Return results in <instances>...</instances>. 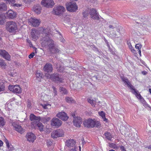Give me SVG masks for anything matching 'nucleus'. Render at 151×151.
<instances>
[{
    "label": "nucleus",
    "mask_w": 151,
    "mask_h": 151,
    "mask_svg": "<svg viewBox=\"0 0 151 151\" xmlns=\"http://www.w3.org/2000/svg\"><path fill=\"white\" fill-rule=\"evenodd\" d=\"M122 80L125 84L127 85V86L132 90V93L134 94L137 98L142 99L141 101H142L143 99L142 98L140 94L139 93L138 91H136L133 88V86L131 84L128 79L127 78L123 77L122 78Z\"/></svg>",
    "instance_id": "obj_1"
},
{
    "label": "nucleus",
    "mask_w": 151,
    "mask_h": 151,
    "mask_svg": "<svg viewBox=\"0 0 151 151\" xmlns=\"http://www.w3.org/2000/svg\"><path fill=\"white\" fill-rule=\"evenodd\" d=\"M6 27L7 31L13 33H15L17 29L16 23L13 21L7 22L6 24Z\"/></svg>",
    "instance_id": "obj_2"
},
{
    "label": "nucleus",
    "mask_w": 151,
    "mask_h": 151,
    "mask_svg": "<svg viewBox=\"0 0 151 151\" xmlns=\"http://www.w3.org/2000/svg\"><path fill=\"white\" fill-rule=\"evenodd\" d=\"M43 41L42 42V45L44 46H48L49 50L54 47V41L48 37L46 36L43 38Z\"/></svg>",
    "instance_id": "obj_3"
},
{
    "label": "nucleus",
    "mask_w": 151,
    "mask_h": 151,
    "mask_svg": "<svg viewBox=\"0 0 151 151\" xmlns=\"http://www.w3.org/2000/svg\"><path fill=\"white\" fill-rule=\"evenodd\" d=\"M30 120L32 121L31 123V125L32 128L36 127V125L40 122V116H36L33 114H30Z\"/></svg>",
    "instance_id": "obj_4"
},
{
    "label": "nucleus",
    "mask_w": 151,
    "mask_h": 151,
    "mask_svg": "<svg viewBox=\"0 0 151 151\" xmlns=\"http://www.w3.org/2000/svg\"><path fill=\"white\" fill-rule=\"evenodd\" d=\"M66 6L67 9L70 12H74L77 9V6L75 2H68L66 4Z\"/></svg>",
    "instance_id": "obj_5"
},
{
    "label": "nucleus",
    "mask_w": 151,
    "mask_h": 151,
    "mask_svg": "<svg viewBox=\"0 0 151 151\" xmlns=\"http://www.w3.org/2000/svg\"><path fill=\"white\" fill-rule=\"evenodd\" d=\"M64 135V132L63 130L58 129L53 131L51 133V137L53 138L62 137Z\"/></svg>",
    "instance_id": "obj_6"
},
{
    "label": "nucleus",
    "mask_w": 151,
    "mask_h": 151,
    "mask_svg": "<svg viewBox=\"0 0 151 151\" xmlns=\"http://www.w3.org/2000/svg\"><path fill=\"white\" fill-rule=\"evenodd\" d=\"M65 10V9L63 6H58L53 9L52 13L56 15H59L62 14Z\"/></svg>",
    "instance_id": "obj_7"
},
{
    "label": "nucleus",
    "mask_w": 151,
    "mask_h": 151,
    "mask_svg": "<svg viewBox=\"0 0 151 151\" xmlns=\"http://www.w3.org/2000/svg\"><path fill=\"white\" fill-rule=\"evenodd\" d=\"M72 116L73 117V122L74 125L77 127H80L82 123V119L80 117H74L75 114H72Z\"/></svg>",
    "instance_id": "obj_8"
},
{
    "label": "nucleus",
    "mask_w": 151,
    "mask_h": 151,
    "mask_svg": "<svg viewBox=\"0 0 151 151\" xmlns=\"http://www.w3.org/2000/svg\"><path fill=\"white\" fill-rule=\"evenodd\" d=\"M41 4L43 6L47 8H51L54 5L53 0H42Z\"/></svg>",
    "instance_id": "obj_9"
},
{
    "label": "nucleus",
    "mask_w": 151,
    "mask_h": 151,
    "mask_svg": "<svg viewBox=\"0 0 151 151\" xmlns=\"http://www.w3.org/2000/svg\"><path fill=\"white\" fill-rule=\"evenodd\" d=\"M8 88L11 91L14 93H20L22 92L21 88L19 85L9 86Z\"/></svg>",
    "instance_id": "obj_10"
},
{
    "label": "nucleus",
    "mask_w": 151,
    "mask_h": 151,
    "mask_svg": "<svg viewBox=\"0 0 151 151\" xmlns=\"http://www.w3.org/2000/svg\"><path fill=\"white\" fill-rule=\"evenodd\" d=\"M94 120L90 119L85 120L83 123L85 127L91 128L94 127Z\"/></svg>",
    "instance_id": "obj_11"
},
{
    "label": "nucleus",
    "mask_w": 151,
    "mask_h": 151,
    "mask_svg": "<svg viewBox=\"0 0 151 151\" xmlns=\"http://www.w3.org/2000/svg\"><path fill=\"white\" fill-rule=\"evenodd\" d=\"M29 22L33 27H36L39 26L41 22L40 19L31 18L29 19Z\"/></svg>",
    "instance_id": "obj_12"
},
{
    "label": "nucleus",
    "mask_w": 151,
    "mask_h": 151,
    "mask_svg": "<svg viewBox=\"0 0 151 151\" xmlns=\"http://www.w3.org/2000/svg\"><path fill=\"white\" fill-rule=\"evenodd\" d=\"M51 80L57 82H62V79L60 78L58 74L54 73L50 75Z\"/></svg>",
    "instance_id": "obj_13"
},
{
    "label": "nucleus",
    "mask_w": 151,
    "mask_h": 151,
    "mask_svg": "<svg viewBox=\"0 0 151 151\" xmlns=\"http://www.w3.org/2000/svg\"><path fill=\"white\" fill-rule=\"evenodd\" d=\"M62 124V121L58 118H54L52 120L51 125L53 126L58 127L60 126Z\"/></svg>",
    "instance_id": "obj_14"
},
{
    "label": "nucleus",
    "mask_w": 151,
    "mask_h": 151,
    "mask_svg": "<svg viewBox=\"0 0 151 151\" xmlns=\"http://www.w3.org/2000/svg\"><path fill=\"white\" fill-rule=\"evenodd\" d=\"M27 140L30 142H33L36 139V137L35 134L32 132H28L26 135Z\"/></svg>",
    "instance_id": "obj_15"
},
{
    "label": "nucleus",
    "mask_w": 151,
    "mask_h": 151,
    "mask_svg": "<svg viewBox=\"0 0 151 151\" xmlns=\"http://www.w3.org/2000/svg\"><path fill=\"white\" fill-rule=\"evenodd\" d=\"M0 55L7 60H9L10 59V55L5 50H0Z\"/></svg>",
    "instance_id": "obj_16"
},
{
    "label": "nucleus",
    "mask_w": 151,
    "mask_h": 151,
    "mask_svg": "<svg viewBox=\"0 0 151 151\" xmlns=\"http://www.w3.org/2000/svg\"><path fill=\"white\" fill-rule=\"evenodd\" d=\"M12 125L14 128V129L18 132L21 134H22L24 132V131L22 127L21 126L19 125L17 123L15 122H13L12 123Z\"/></svg>",
    "instance_id": "obj_17"
},
{
    "label": "nucleus",
    "mask_w": 151,
    "mask_h": 151,
    "mask_svg": "<svg viewBox=\"0 0 151 151\" xmlns=\"http://www.w3.org/2000/svg\"><path fill=\"white\" fill-rule=\"evenodd\" d=\"M57 116L63 120L65 121L67 120L68 118L66 114L64 112H59L57 115Z\"/></svg>",
    "instance_id": "obj_18"
},
{
    "label": "nucleus",
    "mask_w": 151,
    "mask_h": 151,
    "mask_svg": "<svg viewBox=\"0 0 151 151\" xmlns=\"http://www.w3.org/2000/svg\"><path fill=\"white\" fill-rule=\"evenodd\" d=\"M43 70L47 73L52 72L53 70L52 65L49 63H46L43 68Z\"/></svg>",
    "instance_id": "obj_19"
},
{
    "label": "nucleus",
    "mask_w": 151,
    "mask_h": 151,
    "mask_svg": "<svg viewBox=\"0 0 151 151\" xmlns=\"http://www.w3.org/2000/svg\"><path fill=\"white\" fill-rule=\"evenodd\" d=\"M76 142L73 139L67 140L65 142V145L68 147H73L75 145Z\"/></svg>",
    "instance_id": "obj_20"
},
{
    "label": "nucleus",
    "mask_w": 151,
    "mask_h": 151,
    "mask_svg": "<svg viewBox=\"0 0 151 151\" xmlns=\"http://www.w3.org/2000/svg\"><path fill=\"white\" fill-rule=\"evenodd\" d=\"M7 17L12 19L15 18L17 15L16 13L12 10H9L6 12Z\"/></svg>",
    "instance_id": "obj_21"
},
{
    "label": "nucleus",
    "mask_w": 151,
    "mask_h": 151,
    "mask_svg": "<svg viewBox=\"0 0 151 151\" xmlns=\"http://www.w3.org/2000/svg\"><path fill=\"white\" fill-rule=\"evenodd\" d=\"M103 136L105 139L111 141L112 140V139L113 138L111 134L107 132H105Z\"/></svg>",
    "instance_id": "obj_22"
},
{
    "label": "nucleus",
    "mask_w": 151,
    "mask_h": 151,
    "mask_svg": "<svg viewBox=\"0 0 151 151\" xmlns=\"http://www.w3.org/2000/svg\"><path fill=\"white\" fill-rule=\"evenodd\" d=\"M33 11L36 13L39 14L41 10V6L39 5L35 6L33 7Z\"/></svg>",
    "instance_id": "obj_23"
},
{
    "label": "nucleus",
    "mask_w": 151,
    "mask_h": 151,
    "mask_svg": "<svg viewBox=\"0 0 151 151\" xmlns=\"http://www.w3.org/2000/svg\"><path fill=\"white\" fill-rule=\"evenodd\" d=\"M38 32L36 29H32L31 32V36L32 38L36 40L38 37Z\"/></svg>",
    "instance_id": "obj_24"
},
{
    "label": "nucleus",
    "mask_w": 151,
    "mask_h": 151,
    "mask_svg": "<svg viewBox=\"0 0 151 151\" xmlns=\"http://www.w3.org/2000/svg\"><path fill=\"white\" fill-rule=\"evenodd\" d=\"M56 67L57 70L60 72H63L64 70L63 66L58 63L56 64Z\"/></svg>",
    "instance_id": "obj_25"
},
{
    "label": "nucleus",
    "mask_w": 151,
    "mask_h": 151,
    "mask_svg": "<svg viewBox=\"0 0 151 151\" xmlns=\"http://www.w3.org/2000/svg\"><path fill=\"white\" fill-rule=\"evenodd\" d=\"M43 127L44 126L40 122H39L36 125V127H34L33 128H37L40 131L42 132L43 131Z\"/></svg>",
    "instance_id": "obj_26"
},
{
    "label": "nucleus",
    "mask_w": 151,
    "mask_h": 151,
    "mask_svg": "<svg viewBox=\"0 0 151 151\" xmlns=\"http://www.w3.org/2000/svg\"><path fill=\"white\" fill-rule=\"evenodd\" d=\"M7 10V6L6 4L3 3H0V10L4 11Z\"/></svg>",
    "instance_id": "obj_27"
},
{
    "label": "nucleus",
    "mask_w": 151,
    "mask_h": 151,
    "mask_svg": "<svg viewBox=\"0 0 151 151\" xmlns=\"http://www.w3.org/2000/svg\"><path fill=\"white\" fill-rule=\"evenodd\" d=\"M99 114L103 119V121L106 122H108V119L105 117V114L104 112L103 111H101L100 112H99Z\"/></svg>",
    "instance_id": "obj_28"
},
{
    "label": "nucleus",
    "mask_w": 151,
    "mask_h": 151,
    "mask_svg": "<svg viewBox=\"0 0 151 151\" xmlns=\"http://www.w3.org/2000/svg\"><path fill=\"white\" fill-rule=\"evenodd\" d=\"M6 17L5 16L0 14V24H3L5 22Z\"/></svg>",
    "instance_id": "obj_29"
},
{
    "label": "nucleus",
    "mask_w": 151,
    "mask_h": 151,
    "mask_svg": "<svg viewBox=\"0 0 151 151\" xmlns=\"http://www.w3.org/2000/svg\"><path fill=\"white\" fill-rule=\"evenodd\" d=\"M5 124L6 121L2 117H0V127H3Z\"/></svg>",
    "instance_id": "obj_30"
},
{
    "label": "nucleus",
    "mask_w": 151,
    "mask_h": 151,
    "mask_svg": "<svg viewBox=\"0 0 151 151\" xmlns=\"http://www.w3.org/2000/svg\"><path fill=\"white\" fill-rule=\"evenodd\" d=\"M59 89L60 90V92L62 94L65 95L67 93L68 91L65 88L63 87L60 86Z\"/></svg>",
    "instance_id": "obj_31"
},
{
    "label": "nucleus",
    "mask_w": 151,
    "mask_h": 151,
    "mask_svg": "<svg viewBox=\"0 0 151 151\" xmlns=\"http://www.w3.org/2000/svg\"><path fill=\"white\" fill-rule=\"evenodd\" d=\"M65 99L66 101L68 103H74L75 102V101L71 97H66Z\"/></svg>",
    "instance_id": "obj_32"
},
{
    "label": "nucleus",
    "mask_w": 151,
    "mask_h": 151,
    "mask_svg": "<svg viewBox=\"0 0 151 151\" xmlns=\"http://www.w3.org/2000/svg\"><path fill=\"white\" fill-rule=\"evenodd\" d=\"M50 120V118L49 117H40V121L43 123H45L46 122L49 121Z\"/></svg>",
    "instance_id": "obj_33"
},
{
    "label": "nucleus",
    "mask_w": 151,
    "mask_h": 151,
    "mask_svg": "<svg viewBox=\"0 0 151 151\" xmlns=\"http://www.w3.org/2000/svg\"><path fill=\"white\" fill-rule=\"evenodd\" d=\"M50 52L52 53L58 52L60 51L58 49L56 48L54 46V47L52 48L51 50L50 49Z\"/></svg>",
    "instance_id": "obj_34"
},
{
    "label": "nucleus",
    "mask_w": 151,
    "mask_h": 151,
    "mask_svg": "<svg viewBox=\"0 0 151 151\" xmlns=\"http://www.w3.org/2000/svg\"><path fill=\"white\" fill-rule=\"evenodd\" d=\"M109 147L114 149H118L119 147L115 143L109 142Z\"/></svg>",
    "instance_id": "obj_35"
},
{
    "label": "nucleus",
    "mask_w": 151,
    "mask_h": 151,
    "mask_svg": "<svg viewBox=\"0 0 151 151\" xmlns=\"http://www.w3.org/2000/svg\"><path fill=\"white\" fill-rule=\"evenodd\" d=\"M5 83L3 82H1L0 83V92L3 91L5 90Z\"/></svg>",
    "instance_id": "obj_36"
},
{
    "label": "nucleus",
    "mask_w": 151,
    "mask_h": 151,
    "mask_svg": "<svg viewBox=\"0 0 151 151\" xmlns=\"http://www.w3.org/2000/svg\"><path fill=\"white\" fill-rule=\"evenodd\" d=\"M72 32L74 34H75L76 33V31L78 30V28L76 27H72L71 28Z\"/></svg>",
    "instance_id": "obj_37"
},
{
    "label": "nucleus",
    "mask_w": 151,
    "mask_h": 151,
    "mask_svg": "<svg viewBox=\"0 0 151 151\" xmlns=\"http://www.w3.org/2000/svg\"><path fill=\"white\" fill-rule=\"evenodd\" d=\"M91 18L94 20H99V14L98 13H96L95 14L93 15L91 17Z\"/></svg>",
    "instance_id": "obj_38"
},
{
    "label": "nucleus",
    "mask_w": 151,
    "mask_h": 151,
    "mask_svg": "<svg viewBox=\"0 0 151 151\" xmlns=\"http://www.w3.org/2000/svg\"><path fill=\"white\" fill-rule=\"evenodd\" d=\"M96 13H97L96 10L95 9H93L91 10L89 14L91 15V17Z\"/></svg>",
    "instance_id": "obj_39"
},
{
    "label": "nucleus",
    "mask_w": 151,
    "mask_h": 151,
    "mask_svg": "<svg viewBox=\"0 0 151 151\" xmlns=\"http://www.w3.org/2000/svg\"><path fill=\"white\" fill-rule=\"evenodd\" d=\"M88 102L90 103L92 106H95L96 104L95 102L93 100H91L90 99H87Z\"/></svg>",
    "instance_id": "obj_40"
},
{
    "label": "nucleus",
    "mask_w": 151,
    "mask_h": 151,
    "mask_svg": "<svg viewBox=\"0 0 151 151\" xmlns=\"http://www.w3.org/2000/svg\"><path fill=\"white\" fill-rule=\"evenodd\" d=\"M94 127L97 128H99L100 127L101 124L99 121H94Z\"/></svg>",
    "instance_id": "obj_41"
},
{
    "label": "nucleus",
    "mask_w": 151,
    "mask_h": 151,
    "mask_svg": "<svg viewBox=\"0 0 151 151\" xmlns=\"http://www.w3.org/2000/svg\"><path fill=\"white\" fill-rule=\"evenodd\" d=\"M142 45L139 44H137L136 45L135 47L138 49V50H140L142 47Z\"/></svg>",
    "instance_id": "obj_42"
},
{
    "label": "nucleus",
    "mask_w": 151,
    "mask_h": 151,
    "mask_svg": "<svg viewBox=\"0 0 151 151\" xmlns=\"http://www.w3.org/2000/svg\"><path fill=\"white\" fill-rule=\"evenodd\" d=\"M142 103L144 104V106L146 107H148L149 108L151 109V107L147 103H146L143 99H142Z\"/></svg>",
    "instance_id": "obj_43"
},
{
    "label": "nucleus",
    "mask_w": 151,
    "mask_h": 151,
    "mask_svg": "<svg viewBox=\"0 0 151 151\" xmlns=\"http://www.w3.org/2000/svg\"><path fill=\"white\" fill-rule=\"evenodd\" d=\"M43 108L45 109H48L49 108H50V105L49 104H44L42 105Z\"/></svg>",
    "instance_id": "obj_44"
},
{
    "label": "nucleus",
    "mask_w": 151,
    "mask_h": 151,
    "mask_svg": "<svg viewBox=\"0 0 151 151\" xmlns=\"http://www.w3.org/2000/svg\"><path fill=\"white\" fill-rule=\"evenodd\" d=\"M83 17L84 18H86L87 17L88 14V11H85L82 13Z\"/></svg>",
    "instance_id": "obj_45"
},
{
    "label": "nucleus",
    "mask_w": 151,
    "mask_h": 151,
    "mask_svg": "<svg viewBox=\"0 0 151 151\" xmlns=\"http://www.w3.org/2000/svg\"><path fill=\"white\" fill-rule=\"evenodd\" d=\"M6 65L3 60L0 59V65L1 66H5Z\"/></svg>",
    "instance_id": "obj_46"
},
{
    "label": "nucleus",
    "mask_w": 151,
    "mask_h": 151,
    "mask_svg": "<svg viewBox=\"0 0 151 151\" xmlns=\"http://www.w3.org/2000/svg\"><path fill=\"white\" fill-rule=\"evenodd\" d=\"M93 78L96 79V81H99L101 80V77L99 75L95 76L93 77Z\"/></svg>",
    "instance_id": "obj_47"
},
{
    "label": "nucleus",
    "mask_w": 151,
    "mask_h": 151,
    "mask_svg": "<svg viewBox=\"0 0 151 151\" xmlns=\"http://www.w3.org/2000/svg\"><path fill=\"white\" fill-rule=\"evenodd\" d=\"M12 6L17 7V8L21 6H22V4H13Z\"/></svg>",
    "instance_id": "obj_48"
},
{
    "label": "nucleus",
    "mask_w": 151,
    "mask_h": 151,
    "mask_svg": "<svg viewBox=\"0 0 151 151\" xmlns=\"http://www.w3.org/2000/svg\"><path fill=\"white\" fill-rule=\"evenodd\" d=\"M35 55V53L34 52H33L31 53L29 55V58L30 59H31L33 58Z\"/></svg>",
    "instance_id": "obj_49"
},
{
    "label": "nucleus",
    "mask_w": 151,
    "mask_h": 151,
    "mask_svg": "<svg viewBox=\"0 0 151 151\" xmlns=\"http://www.w3.org/2000/svg\"><path fill=\"white\" fill-rule=\"evenodd\" d=\"M36 76L38 78L42 77V74L40 73L37 72L36 73Z\"/></svg>",
    "instance_id": "obj_50"
},
{
    "label": "nucleus",
    "mask_w": 151,
    "mask_h": 151,
    "mask_svg": "<svg viewBox=\"0 0 151 151\" xmlns=\"http://www.w3.org/2000/svg\"><path fill=\"white\" fill-rule=\"evenodd\" d=\"M5 143H6L7 147H8V148L9 149L10 145H9V142L8 141V140L7 139H6L5 140Z\"/></svg>",
    "instance_id": "obj_51"
},
{
    "label": "nucleus",
    "mask_w": 151,
    "mask_h": 151,
    "mask_svg": "<svg viewBox=\"0 0 151 151\" xmlns=\"http://www.w3.org/2000/svg\"><path fill=\"white\" fill-rule=\"evenodd\" d=\"M129 48L130 49L132 52L134 53L135 52V50L134 49V48L132 46H130Z\"/></svg>",
    "instance_id": "obj_52"
},
{
    "label": "nucleus",
    "mask_w": 151,
    "mask_h": 151,
    "mask_svg": "<svg viewBox=\"0 0 151 151\" xmlns=\"http://www.w3.org/2000/svg\"><path fill=\"white\" fill-rule=\"evenodd\" d=\"M52 88L53 89V92L54 93H55V95H56L57 91L56 90V88L54 86L52 87Z\"/></svg>",
    "instance_id": "obj_53"
},
{
    "label": "nucleus",
    "mask_w": 151,
    "mask_h": 151,
    "mask_svg": "<svg viewBox=\"0 0 151 151\" xmlns=\"http://www.w3.org/2000/svg\"><path fill=\"white\" fill-rule=\"evenodd\" d=\"M31 103L30 101H27V107L29 108L31 107Z\"/></svg>",
    "instance_id": "obj_54"
},
{
    "label": "nucleus",
    "mask_w": 151,
    "mask_h": 151,
    "mask_svg": "<svg viewBox=\"0 0 151 151\" xmlns=\"http://www.w3.org/2000/svg\"><path fill=\"white\" fill-rule=\"evenodd\" d=\"M120 148L122 151H126L124 147L123 146L120 147Z\"/></svg>",
    "instance_id": "obj_55"
},
{
    "label": "nucleus",
    "mask_w": 151,
    "mask_h": 151,
    "mask_svg": "<svg viewBox=\"0 0 151 151\" xmlns=\"http://www.w3.org/2000/svg\"><path fill=\"white\" fill-rule=\"evenodd\" d=\"M52 144V142L50 141H49L47 142V145H51Z\"/></svg>",
    "instance_id": "obj_56"
},
{
    "label": "nucleus",
    "mask_w": 151,
    "mask_h": 151,
    "mask_svg": "<svg viewBox=\"0 0 151 151\" xmlns=\"http://www.w3.org/2000/svg\"><path fill=\"white\" fill-rule=\"evenodd\" d=\"M111 35L113 36L114 37H117V35L115 33H113L111 34Z\"/></svg>",
    "instance_id": "obj_57"
},
{
    "label": "nucleus",
    "mask_w": 151,
    "mask_h": 151,
    "mask_svg": "<svg viewBox=\"0 0 151 151\" xmlns=\"http://www.w3.org/2000/svg\"><path fill=\"white\" fill-rule=\"evenodd\" d=\"M142 74L145 75H146L147 73V72L145 71H142Z\"/></svg>",
    "instance_id": "obj_58"
},
{
    "label": "nucleus",
    "mask_w": 151,
    "mask_h": 151,
    "mask_svg": "<svg viewBox=\"0 0 151 151\" xmlns=\"http://www.w3.org/2000/svg\"><path fill=\"white\" fill-rule=\"evenodd\" d=\"M121 28V27H119V28L118 29H117V31L119 33L120 35H121V33H120V29Z\"/></svg>",
    "instance_id": "obj_59"
},
{
    "label": "nucleus",
    "mask_w": 151,
    "mask_h": 151,
    "mask_svg": "<svg viewBox=\"0 0 151 151\" xmlns=\"http://www.w3.org/2000/svg\"><path fill=\"white\" fill-rule=\"evenodd\" d=\"M76 147H74V149H72L70 150L69 151H76Z\"/></svg>",
    "instance_id": "obj_60"
},
{
    "label": "nucleus",
    "mask_w": 151,
    "mask_h": 151,
    "mask_svg": "<svg viewBox=\"0 0 151 151\" xmlns=\"http://www.w3.org/2000/svg\"><path fill=\"white\" fill-rule=\"evenodd\" d=\"M33 0H24V1H25L26 2H32Z\"/></svg>",
    "instance_id": "obj_61"
},
{
    "label": "nucleus",
    "mask_w": 151,
    "mask_h": 151,
    "mask_svg": "<svg viewBox=\"0 0 151 151\" xmlns=\"http://www.w3.org/2000/svg\"><path fill=\"white\" fill-rule=\"evenodd\" d=\"M3 144V142L1 140H0V147L2 146Z\"/></svg>",
    "instance_id": "obj_62"
},
{
    "label": "nucleus",
    "mask_w": 151,
    "mask_h": 151,
    "mask_svg": "<svg viewBox=\"0 0 151 151\" xmlns=\"http://www.w3.org/2000/svg\"><path fill=\"white\" fill-rule=\"evenodd\" d=\"M109 28L112 29H113L114 28V27L112 25H110L109 26Z\"/></svg>",
    "instance_id": "obj_63"
},
{
    "label": "nucleus",
    "mask_w": 151,
    "mask_h": 151,
    "mask_svg": "<svg viewBox=\"0 0 151 151\" xmlns=\"http://www.w3.org/2000/svg\"><path fill=\"white\" fill-rule=\"evenodd\" d=\"M146 147L151 150V145H149V146H147Z\"/></svg>",
    "instance_id": "obj_64"
}]
</instances>
